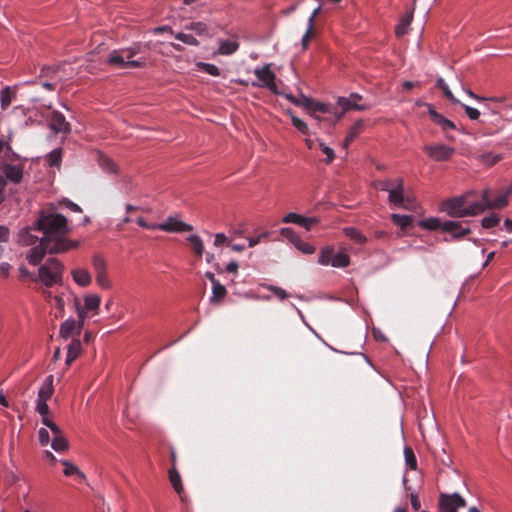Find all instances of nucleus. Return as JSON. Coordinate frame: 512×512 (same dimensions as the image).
Wrapping results in <instances>:
<instances>
[{"label":"nucleus","instance_id":"nucleus-23","mask_svg":"<svg viewBox=\"0 0 512 512\" xmlns=\"http://www.w3.org/2000/svg\"><path fill=\"white\" fill-rule=\"evenodd\" d=\"M187 241L190 243L191 250L194 252L196 257L200 259L204 253V244L202 239L198 235H190L187 237Z\"/></svg>","mask_w":512,"mask_h":512},{"label":"nucleus","instance_id":"nucleus-40","mask_svg":"<svg viewBox=\"0 0 512 512\" xmlns=\"http://www.w3.org/2000/svg\"><path fill=\"white\" fill-rule=\"evenodd\" d=\"M502 159V156L499 154H492V153H484L480 156V161L485 164L492 166L499 162Z\"/></svg>","mask_w":512,"mask_h":512},{"label":"nucleus","instance_id":"nucleus-16","mask_svg":"<svg viewBox=\"0 0 512 512\" xmlns=\"http://www.w3.org/2000/svg\"><path fill=\"white\" fill-rule=\"evenodd\" d=\"M427 107H428V113H429L432 121L435 124H437L438 126H440L444 132H447L448 130H453L456 128L455 124L451 120L445 118L443 115L438 113L430 104H427Z\"/></svg>","mask_w":512,"mask_h":512},{"label":"nucleus","instance_id":"nucleus-56","mask_svg":"<svg viewBox=\"0 0 512 512\" xmlns=\"http://www.w3.org/2000/svg\"><path fill=\"white\" fill-rule=\"evenodd\" d=\"M312 104H313L312 98H309V97L301 94L300 97H298V104H296V106L305 107L310 110Z\"/></svg>","mask_w":512,"mask_h":512},{"label":"nucleus","instance_id":"nucleus-2","mask_svg":"<svg viewBox=\"0 0 512 512\" xmlns=\"http://www.w3.org/2000/svg\"><path fill=\"white\" fill-rule=\"evenodd\" d=\"M472 193L452 197L441 202L440 210L452 218L476 216L484 212V206L479 202H469Z\"/></svg>","mask_w":512,"mask_h":512},{"label":"nucleus","instance_id":"nucleus-13","mask_svg":"<svg viewBox=\"0 0 512 512\" xmlns=\"http://www.w3.org/2000/svg\"><path fill=\"white\" fill-rule=\"evenodd\" d=\"M0 170L4 173V178L13 183H20L23 178V166L3 162L0 164Z\"/></svg>","mask_w":512,"mask_h":512},{"label":"nucleus","instance_id":"nucleus-24","mask_svg":"<svg viewBox=\"0 0 512 512\" xmlns=\"http://www.w3.org/2000/svg\"><path fill=\"white\" fill-rule=\"evenodd\" d=\"M62 465L64 466V475L65 476H77L78 478L85 480V474L72 462L68 460H61Z\"/></svg>","mask_w":512,"mask_h":512},{"label":"nucleus","instance_id":"nucleus-15","mask_svg":"<svg viewBox=\"0 0 512 512\" xmlns=\"http://www.w3.org/2000/svg\"><path fill=\"white\" fill-rule=\"evenodd\" d=\"M404 198V181L402 178H397L395 188L388 195V201L390 205L401 207V204H404Z\"/></svg>","mask_w":512,"mask_h":512},{"label":"nucleus","instance_id":"nucleus-27","mask_svg":"<svg viewBox=\"0 0 512 512\" xmlns=\"http://www.w3.org/2000/svg\"><path fill=\"white\" fill-rule=\"evenodd\" d=\"M16 92L9 86H6L2 89L0 94V104L3 110H6L12 103L13 98L15 97Z\"/></svg>","mask_w":512,"mask_h":512},{"label":"nucleus","instance_id":"nucleus-59","mask_svg":"<svg viewBox=\"0 0 512 512\" xmlns=\"http://www.w3.org/2000/svg\"><path fill=\"white\" fill-rule=\"evenodd\" d=\"M401 207L406 210L414 211L416 209V203L412 198L405 197L404 204H401Z\"/></svg>","mask_w":512,"mask_h":512},{"label":"nucleus","instance_id":"nucleus-60","mask_svg":"<svg viewBox=\"0 0 512 512\" xmlns=\"http://www.w3.org/2000/svg\"><path fill=\"white\" fill-rule=\"evenodd\" d=\"M137 224L140 227L145 228V229H150V230L157 229V224H150L143 217H139L137 219Z\"/></svg>","mask_w":512,"mask_h":512},{"label":"nucleus","instance_id":"nucleus-53","mask_svg":"<svg viewBox=\"0 0 512 512\" xmlns=\"http://www.w3.org/2000/svg\"><path fill=\"white\" fill-rule=\"evenodd\" d=\"M462 106H463V108L465 110V113L467 114V116L471 120H478L479 119L480 112L476 108L470 107V106L465 105V104H462Z\"/></svg>","mask_w":512,"mask_h":512},{"label":"nucleus","instance_id":"nucleus-36","mask_svg":"<svg viewBox=\"0 0 512 512\" xmlns=\"http://www.w3.org/2000/svg\"><path fill=\"white\" fill-rule=\"evenodd\" d=\"M437 87L440 88L443 91L445 97L447 99H449L452 103L460 104V101L457 98H455V96L453 95V93L449 89L448 85L445 83V81L442 78H439L437 80Z\"/></svg>","mask_w":512,"mask_h":512},{"label":"nucleus","instance_id":"nucleus-29","mask_svg":"<svg viewBox=\"0 0 512 512\" xmlns=\"http://www.w3.org/2000/svg\"><path fill=\"white\" fill-rule=\"evenodd\" d=\"M169 480L175 492L180 495L183 492V485L181 476L175 467H171L169 470Z\"/></svg>","mask_w":512,"mask_h":512},{"label":"nucleus","instance_id":"nucleus-8","mask_svg":"<svg viewBox=\"0 0 512 512\" xmlns=\"http://www.w3.org/2000/svg\"><path fill=\"white\" fill-rule=\"evenodd\" d=\"M510 194H507L505 190L501 194H499L495 199H491V192L489 189H484L481 194L482 205L484 206V211L486 209H503L509 204Z\"/></svg>","mask_w":512,"mask_h":512},{"label":"nucleus","instance_id":"nucleus-32","mask_svg":"<svg viewBox=\"0 0 512 512\" xmlns=\"http://www.w3.org/2000/svg\"><path fill=\"white\" fill-rule=\"evenodd\" d=\"M412 20L411 15H405L401 18L399 24L395 28V33L397 37H402L408 32V28L410 26Z\"/></svg>","mask_w":512,"mask_h":512},{"label":"nucleus","instance_id":"nucleus-22","mask_svg":"<svg viewBox=\"0 0 512 512\" xmlns=\"http://www.w3.org/2000/svg\"><path fill=\"white\" fill-rule=\"evenodd\" d=\"M419 226L430 231H443L444 221L437 217H429L421 220Z\"/></svg>","mask_w":512,"mask_h":512},{"label":"nucleus","instance_id":"nucleus-20","mask_svg":"<svg viewBox=\"0 0 512 512\" xmlns=\"http://www.w3.org/2000/svg\"><path fill=\"white\" fill-rule=\"evenodd\" d=\"M72 276L74 281L82 287L90 285L92 281L91 275L86 269H74Z\"/></svg>","mask_w":512,"mask_h":512},{"label":"nucleus","instance_id":"nucleus-49","mask_svg":"<svg viewBox=\"0 0 512 512\" xmlns=\"http://www.w3.org/2000/svg\"><path fill=\"white\" fill-rule=\"evenodd\" d=\"M404 456H405V461H406L407 465H409L410 468L415 469L416 468V458H415L413 450L410 447H405Z\"/></svg>","mask_w":512,"mask_h":512},{"label":"nucleus","instance_id":"nucleus-54","mask_svg":"<svg viewBox=\"0 0 512 512\" xmlns=\"http://www.w3.org/2000/svg\"><path fill=\"white\" fill-rule=\"evenodd\" d=\"M312 37H313V26L308 25V28L301 40L303 49H306L308 47V44H309L310 40L312 39Z\"/></svg>","mask_w":512,"mask_h":512},{"label":"nucleus","instance_id":"nucleus-39","mask_svg":"<svg viewBox=\"0 0 512 512\" xmlns=\"http://www.w3.org/2000/svg\"><path fill=\"white\" fill-rule=\"evenodd\" d=\"M318 223V219L316 217H304L302 215L299 216V220L296 221L295 224L304 227L307 231H309L312 226Z\"/></svg>","mask_w":512,"mask_h":512},{"label":"nucleus","instance_id":"nucleus-38","mask_svg":"<svg viewBox=\"0 0 512 512\" xmlns=\"http://www.w3.org/2000/svg\"><path fill=\"white\" fill-rule=\"evenodd\" d=\"M174 37L177 40H179L187 45H190V46H198L199 45V41L191 34L179 32V33L174 34Z\"/></svg>","mask_w":512,"mask_h":512},{"label":"nucleus","instance_id":"nucleus-31","mask_svg":"<svg viewBox=\"0 0 512 512\" xmlns=\"http://www.w3.org/2000/svg\"><path fill=\"white\" fill-rule=\"evenodd\" d=\"M227 294V290L224 285H222L220 282L214 283L212 285V297L211 302L212 303H218L224 299V297Z\"/></svg>","mask_w":512,"mask_h":512},{"label":"nucleus","instance_id":"nucleus-9","mask_svg":"<svg viewBox=\"0 0 512 512\" xmlns=\"http://www.w3.org/2000/svg\"><path fill=\"white\" fill-rule=\"evenodd\" d=\"M257 79L261 82L260 84L253 83V86H260L269 89L271 92H277V85L275 83V74L270 69L269 65H265L262 68H257L254 71Z\"/></svg>","mask_w":512,"mask_h":512},{"label":"nucleus","instance_id":"nucleus-4","mask_svg":"<svg viewBox=\"0 0 512 512\" xmlns=\"http://www.w3.org/2000/svg\"><path fill=\"white\" fill-rule=\"evenodd\" d=\"M63 270L64 266L59 260L50 258L44 265L40 266L38 279L46 287H52L62 281Z\"/></svg>","mask_w":512,"mask_h":512},{"label":"nucleus","instance_id":"nucleus-37","mask_svg":"<svg viewBox=\"0 0 512 512\" xmlns=\"http://www.w3.org/2000/svg\"><path fill=\"white\" fill-rule=\"evenodd\" d=\"M395 184H396V179L395 180L384 179V180H377L374 183V186L376 189L390 193V191L395 188Z\"/></svg>","mask_w":512,"mask_h":512},{"label":"nucleus","instance_id":"nucleus-10","mask_svg":"<svg viewBox=\"0 0 512 512\" xmlns=\"http://www.w3.org/2000/svg\"><path fill=\"white\" fill-rule=\"evenodd\" d=\"M157 229L170 233H180L192 231L193 226L177 217L170 216L163 223L157 224Z\"/></svg>","mask_w":512,"mask_h":512},{"label":"nucleus","instance_id":"nucleus-14","mask_svg":"<svg viewBox=\"0 0 512 512\" xmlns=\"http://www.w3.org/2000/svg\"><path fill=\"white\" fill-rule=\"evenodd\" d=\"M50 128L56 133L70 132V124L59 111H52L50 115Z\"/></svg>","mask_w":512,"mask_h":512},{"label":"nucleus","instance_id":"nucleus-47","mask_svg":"<svg viewBox=\"0 0 512 512\" xmlns=\"http://www.w3.org/2000/svg\"><path fill=\"white\" fill-rule=\"evenodd\" d=\"M62 151L55 149L48 155V162L50 166H59L61 162Z\"/></svg>","mask_w":512,"mask_h":512},{"label":"nucleus","instance_id":"nucleus-55","mask_svg":"<svg viewBox=\"0 0 512 512\" xmlns=\"http://www.w3.org/2000/svg\"><path fill=\"white\" fill-rule=\"evenodd\" d=\"M39 442L41 445L45 446L50 441V433L46 428H41L38 432Z\"/></svg>","mask_w":512,"mask_h":512},{"label":"nucleus","instance_id":"nucleus-11","mask_svg":"<svg viewBox=\"0 0 512 512\" xmlns=\"http://www.w3.org/2000/svg\"><path fill=\"white\" fill-rule=\"evenodd\" d=\"M362 96L357 93H351L349 97H339L337 100L338 106L343 109V112L349 110L365 111L369 106L360 104Z\"/></svg>","mask_w":512,"mask_h":512},{"label":"nucleus","instance_id":"nucleus-35","mask_svg":"<svg viewBox=\"0 0 512 512\" xmlns=\"http://www.w3.org/2000/svg\"><path fill=\"white\" fill-rule=\"evenodd\" d=\"M334 255V250L331 247H326L322 249V251L319 254L318 262L321 265H331L332 258Z\"/></svg>","mask_w":512,"mask_h":512},{"label":"nucleus","instance_id":"nucleus-25","mask_svg":"<svg viewBox=\"0 0 512 512\" xmlns=\"http://www.w3.org/2000/svg\"><path fill=\"white\" fill-rule=\"evenodd\" d=\"M101 298L97 294H88L84 297V308L98 314Z\"/></svg>","mask_w":512,"mask_h":512},{"label":"nucleus","instance_id":"nucleus-19","mask_svg":"<svg viewBox=\"0 0 512 512\" xmlns=\"http://www.w3.org/2000/svg\"><path fill=\"white\" fill-rule=\"evenodd\" d=\"M239 48L237 40H220L218 54L220 55H231L235 53Z\"/></svg>","mask_w":512,"mask_h":512},{"label":"nucleus","instance_id":"nucleus-17","mask_svg":"<svg viewBox=\"0 0 512 512\" xmlns=\"http://www.w3.org/2000/svg\"><path fill=\"white\" fill-rule=\"evenodd\" d=\"M81 325L77 324L74 319L64 321L60 326V335L64 339H68L74 334L79 335L81 332Z\"/></svg>","mask_w":512,"mask_h":512},{"label":"nucleus","instance_id":"nucleus-57","mask_svg":"<svg viewBox=\"0 0 512 512\" xmlns=\"http://www.w3.org/2000/svg\"><path fill=\"white\" fill-rule=\"evenodd\" d=\"M312 104H313L312 98H309V97L301 94L300 97H298V104H296V106L305 107L310 110Z\"/></svg>","mask_w":512,"mask_h":512},{"label":"nucleus","instance_id":"nucleus-1","mask_svg":"<svg viewBox=\"0 0 512 512\" xmlns=\"http://www.w3.org/2000/svg\"><path fill=\"white\" fill-rule=\"evenodd\" d=\"M36 229L43 236L37 246L32 247L26 256L31 265H38L46 253L57 254L75 249L79 242L66 238L69 232L67 218L62 214L42 213L36 221Z\"/></svg>","mask_w":512,"mask_h":512},{"label":"nucleus","instance_id":"nucleus-7","mask_svg":"<svg viewBox=\"0 0 512 512\" xmlns=\"http://www.w3.org/2000/svg\"><path fill=\"white\" fill-rule=\"evenodd\" d=\"M43 424L52 433V448L57 452H63L68 449V442L61 429L52 421L51 418H43Z\"/></svg>","mask_w":512,"mask_h":512},{"label":"nucleus","instance_id":"nucleus-44","mask_svg":"<svg viewBox=\"0 0 512 512\" xmlns=\"http://www.w3.org/2000/svg\"><path fill=\"white\" fill-rule=\"evenodd\" d=\"M198 67L202 71L208 73L209 75H212V76H219L220 75L219 68L216 65H214V64L200 62V63H198Z\"/></svg>","mask_w":512,"mask_h":512},{"label":"nucleus","instance_id":"nucleus-45","mask_svg":"<svg viewBox=\"0 0 512 512\" xmlns=\"http://www.w3.org/2000/svg\"><path fill=\"white\" fill-rule=\"evenodd\" d=\"M293 126L303 135L309 134V128L308 125L302 121L300 118L296 116H292L291 118Z\"/></svg>","mask_w":512,"mask_h":512},{"label":"nucleus","instance_id":"nucleus-5","mask_svg":"<svg viewBox=\"0 0 512 512\" xmlns=\"http://www.w3.org/2000/svg\"><path fill=\"white\" fill-rule=\"evenodd\" d=\"M53 381H54L53 375L47 376L38 391V398L36 401V411L41 416H44L48 413V405L46 402L48 399L51 398V396L54 392Z\"/></svg>","mask_w":512,"mask_h":512},{"label":"nucleus","instance_id":"nucleus-50","mask_svg":"<svg viewBox=\"0 0 512 512\" xmlns=\"http://www.w3.org/2000/svg\"><path fill=\"white\" fill-rule=\"evenodd\" d=\"M310 110L314 111V112L317 111V112H321V113H330L331 107L328 104H324V103L313 100V104L311 105Z\"/></svg>","mask_w":512,"mask_h":512},{"label":"nucleus","instance_id":"nucleus-28","mask_svg":"<svg viewBox=\"0 0 512 512\" xmlns=\"http://www.w3.org/2000/svg\"><path fill=\"white\" fill-rule=\"evenodd\" d=\"M363 121L362 120H358L352 127L351 129L349 130L347 136L345 137V140H344V147H348L355 139L356 137L361 133L362 129H363Z\"/></svg>","mask_w":512,"mask_h":512},{"label":"nucleus","instance_id":"nucleus-48","mask_svg":"<svg viewBox=\"0 0 512 512\" xmlns=\"http://www.w3.org/2000/svg\"><path fill=\"white\" fill-rule=\"evenodd\" d=\"M96 282L103 289H109L111 287V281L106 272L96 274Z\"/></svg>","mask_w":512,"mask_h":512},{"label":"nucleus","instance_id":"nucleus-52","mask_svg":"<svg viewBox=\"0 0 512 512\" xmlns=\"http://www.w3.org/2000/svg\"><path fill=\"white\" fill-rule=\"evenodd\" d=\"M267 289L274 293L281 300H284L289 296L288 293L283 288L278 286L269 285L267 286Z\"/></svg>","mask_w":512,"mask_h":512},{"label":"nucleus","instance_id":"nucleus-30","mask_svg":"<svg viewBox=\"0 0 512 512\" xmlns=\"http://www.w3.org/2000/svg\"><path fill=\"white\" fill-rule=\"evenodd\" d=\"M392 222L399 226L402 230H406L408 227L412 225L413 216L410 215H400V214H392L391 215Z\"/></svg>","mask_w":512,"mask_h":512},{"label":"nucleus","instance_id":"nucleus-42","mask_svg":"<svg viewBox=\"0 0 512 512\" xmlns=\"http://www.w3.org/2000/svg\"><path fill=\"white\" fill-rule=\"evenodd\" d=\"M500 217L496 214H492L482 219V227L485 229L493 228L500 223Z\"/></svg>","mask_w":512,"mask_h":512},{"label":"nucleus","instance_id":"nucleus-46","mask_svg":"<svg viewBox=\"0 0 512 512\" xmlns=\"http://www.w3.org/2000/svg\"><path fill=\"white\" fill-rule=\"evenodd\" d=\"M92 265L96 274L106 272V263L100 256H94L92 259Z\"/></svg>","mask_w":512,"mask_h":512},{"label":"nucleus","instance_id":"nucleus-51","mask_svg":"<svg viewBox=\"0 0 512 512\" xmlns=\"http://www.w3.org/2000/svg\"><path fill=\"white\" fill-rule=\"evenodd\" d=\"M319 146H320L321 151L324 154H326V156H327L326 163L330 164L334 160V158H335L334 150L332 148L326 146L322 142H320Z\"/></svg>","mask_w":512,"mask_h":512},{"label":"nucleus","instance_id":"nucleus-33","mask_svg":"<svg viewBox=\"0 0 512 512\" xmlns=\"http://www.w3.org/2000/svg\"><path fill=\"white\" fill-rule=\"evenodd\" d=\"M350 264V258L346 253H337L333 255L331 266L344 268Z\"/></svg>","mask_w":512,"mask_h":512},{"label":"nucleus","instance_id":"nucleus-43","mask_svg":"<svg viewBox=\"0 0 512 512\" xmlns=\"http://www.w3.org/2000/svg\"><path fill=\"white\" fill-rule=\"evenodd\" d=\"M295 247L304 254H312L315 252L314 246L302 241L300 238L294 242Z\"/></svg>","mask_w":512,"mask_h":512},{"label":"nucleus","instance_id":"nucleus-34","mask_svg":"<svg viewBox=\"0 0 512 512\" xmlns=\"http://www.w3.org/2000/svg\"><path fill=\"white\" fill-rule=\"evenodd\" d=\"M185 29L192 30L199 36L208 35V27L203 22H191L185 26Z\"/></svg>","mask_w":512,"mask_h":512},{"label":"nucleus","instance_id":"nucleus-58","mask_svg":"<svg viewBox=\"0 0 512 512\" xmlns=\"http://www.w3.org/2000/svg\"><path fill=\"white\" fill-rule=\"evenodd\" d=\"M281 235L284 236L285 238L289 239L293 244L296 239H299V237L296 235V233L291 228H282Z\"/></svg>","mask_w":512,"mask_h":512},{"label":"nucleus","instance_id":"nucleus-26","mask_svg":"<svg viewBox=\"0 0 512 512\" xmlns=\"http://www.w3.org/2000/svg\"><path fill=\"white\" fill-rule=\"evenodd\" d=\"M343 233L357 244L363 245L367 242L366 236L354 227H345Z\"/></svg>","mask_w":512,"mask_h":512},{"label":"nucleus","instance_id":"nucleus-41","mask_svg":"<svg viewBox=\"0 0 512 512\" xmlns=\"http://www.w3.org/2000/svg\"><path fill=\"white\" fill-rule=\"evenodd\" d=\"M99 165L107 172H116V165L115 163L106 156H100L99 157Z\"/></svg>","mask_w":512,"mask_h":512},{"label":"nucleus","instance_id":"nucleus-21","mask_svg":"<svg viewBox=\"0 0 512 512\" xmlns=\"http://www.w3.org/2000/svg\"><path fill=\"white\" fill-rule=\"evenodd\" d=\"M82 346L79 339H73L68 346L66 364L70 365L81 353Z\"/></svg>","mask_w":512,"mask_h":512},{"label":"nucleus","instance_id":"nucleus-63","mask_svg":"<svg viewBox=\"0 0 512 512\" xmlns=\"http://www.w3.org/2000/svg\"><path fill=\"white\" fill-rule=\"evenodd\" d=\"M299 214L297 213H294V212H290L288 213L284 218H283V222L285 223H296L297 220H299Z\"/></svg>","mask_w":512,"mask_h":512},{"label":"nucleus","instance_id":"nucleus-3","mask_svg":"<svg viewBox=\"0 0 512 512\" xmlns=\"http://www.w3.org/2000/svg\"><path fill=\"white\" fill-rule=\"evenodd\" d=\"M139 53V47H129L119 50H113L108 55L106 63L118 68H141L144 66L143 61L133 60V57Z\"/></svg>","mask_w":512,"mask_h":512},{"label":"nucleus","instance_id":"nucleus-61","mask_svg":"<svg viewBox=\"0 0 512 512\" xmlns=\"http://www.w3.org/2000/svg\"><path fill=\"white\" fill-rule=\"evenodd\" d=\"M12 266L9 263L3 262L0 264V276L6 278L9 276Z\"/></svg>","mask_w":512,"mask_h":512},{"label":"nucleus","instance_id":"nucleus-18","mask_svg":"<svg viewBox=\"0 0 512 512\" xmlns=\"http://www.w3.org/2000/svg\"><path fill=\"white\" fill-rule=\"evenodd\" d=\"M32 230H37L36 225L34 227L25 228L19 233V243L24 246H37L40 239L31 233Z\"/></svg>","mask_w":512,"mask_h":512},{"label":"nucleus","instance_id":"nucleus-64","mask_svg":"<svg viewBox=\"0 0 512 512\" xmlns=\"http://www.w3.org/2000/svg\"><path fill=\"white\" fill-rule=\"evenodd\" d=\"M227 242V237L223 233H217L214 239L215 246H221Z\"/></svg>","mask_w":512,"mask_h":512},{"label":"nucleus","instance_id":"nucleus-6","mask_svg":"<svg viewBox=\"0 0 512 512\" xmlns=\"http://www.w3.org/2000/svg\"><path fill=\"white\" fill-rule=\"evenodd\" d=\"M423 150L432 160L437 162L448 161L455 154V149L445 144L425 145Z\"/></svg>","mask_w":512,"mask_h":512},{"label":"nucleus","instance_id":"nucleus-62","mask_svg":"<svg viewBox=\"0 0 512 512\" xmlns=\"http://www.w3.org/2000/svg\"><path fill=\"white\" fill-rule=\"evenodd\" d=\"M267 235H268L267 233H263V234H261L259 236L249 238L248 239V246L249 247L256 246L257 244L260 243L261 239L267 237Z\"/></svg>","mask_w":512,"mask_h":512},{"label":"nucleus","instance_id":"nucleus-12","mask_svg":"<svg viewBox=\"0 0 512 512\" xmlns=\"http://www.w3.org/2000/svg\"><path fill=\"white\" fill-rule=\"evenodd\" d=\"M443 232L450 233L451 240L459 241L471 233L469 227H464L460 221H444Z\"/></svg>","mask_w":512,"mask_h":512}]
</instances>
